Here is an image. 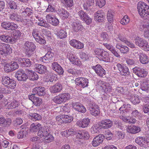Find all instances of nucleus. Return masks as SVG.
<instances>
[{
    "label": "nucleus",
    "mask_w": 149,
    "mask_h": 149,
    "mask_svg": "<svg viewBox=\"0 0 149 149\" xmlns=\"http://www.w3.org/2000/svg\"><path fill=\"white\" fill-rule=\"evenodd\" d=\"M118 70L121 75L125 76L130 75V72L127 67L123 66L121 64L118 65Z\"/></svg>",
    "instance_id": "17"
},
{
    "label": "nucleus",
    "mask_w": 149,
    "mask_h": 149,
    "mask_svg": "<svg viewBox=\"0 0 149 149\" xmlns=\"http://www.w3.org/2000/svg\"><path fill=\"white\" fill-rule=\"evenodd\" d=\"M23 47L24 49L26 55L28 57H30L35 50L36 46L33 43L26 41L24 43Z\"/></svg>",
    "instance_id": "3"
},
{
    "label": "nucleus",
    "mask_w": 149,
    "mask_h": 149,
    "mask_svg": "<svg viewBox=\"0 0 149 149\" xmlns=\"http://www.w3.org/2000/svg\"><path fill=\"white\" fill-rule=\"evenodd\" d=\"M62 89V85L60 83H57L51 88V91L53 93H56L61 91Z\"/></svg>",
    "instance_id": "32"
},
{
    "label": "nucleus",
    "mask_w": 149,
    "mask_h": 149,
    "mask_svg": "<svg viewBox=\"0 0 149 149\" xmlns=\"http://www.w3.org/2000/svg\"><path fill=\"white\" fill-rule=\"evenodd\" d=\"M103 51V49L101 48H98L95 49L94 50V52L95 55L101 56Z\"/></svg>",
    "instance_id": "64"
},
{
    "label": "nucleus",
    "mask_w": 149,
    "mask_h": 149,
    "mask_svg": "<svg viewBox=\"0 0 149 149\" xmlns=\"http://www.w3.org/2000/svg\"><path fill=\"white\" fill-rule=\"evenodd\" d=\"M43 137V139H41L40 140V139H38V140H39L38 142L39 143H40L42 142H44V143H49L53 141L54 139V138L52 135L48 132L47 134L45 135Z\"/></svg>",
    "instance_id": "19"
},
{
    "label": "nucleus",
    "mask_w": 149,
    "mask_h": 149,
    "mask_svg": "<svg viewBox=\"0 0 149 149\" xmlns=\"http://www.w3.org/2000/svg\"><path fill=\"white\" fill-rule=\"evenodd\" d=\"M105 136L102 134H100L95 137L93 139L92 142V145L94 147H96L102 143L104 139Z\"/></svg>",
    "instance_id": "12"
},
{
    "label": "nucleus",
    "mask_w": 149,
    "mask_h": 149,
    "mask_svg": "<svg viewBox=\"0 0 149 149\" xmlns=\"http://www.w3.org/2000/svg\"><path fill=\"white\" fill-rule=\"evenodd\" d=\"M26 112L21 109H18L15 110L14 113L15 115H18L19 116H23L26 114Z\"/></svg>",
    "instance_id": "50"
},
{
    "label": "nucleus",
    "mask_w": 149,
    "mask_h": 149,
    "mask_svg": "<svg viewBox=\"0 0 149 149\" xmlns=\"http://www.w3.org/2000/svg\"><path fill=\"white\" fill-rule=\"evenodd\" d=\"M101 56L104 61L107 62L109 61L110 60L109 55L107 52L104 50Z\"/></svg>",
    "instance_id": "40"
},
{
    "label": "nucleus",
    "mask_w": 149,
    "mask_h": 149,
    "mask_svg": "<svg viewBox=\"0 0 149 149\" xmlns=\"http://www.w3.org/2000/svg\"><path fill=\"white\" fill-rule=\"evenodd\" d=\"M54 56V53L51 52V51H48L45 54V57H47L48 60L50 61L53 59Z\"/></svg>",
    "instance_id": "49"
},
{
    "label": "nucleus",
    "mask_w": 149,
    "mask_h": 149,
    "mask_svg": "<svg viewBox=\"0 0 149 149\" xmlns=\"http://www.w3.org/2000/svg\"><path fill=\"white\" fill-rule=\"evenodd\" d=\"M90 120L88 118H84L81 121L79 120L76 123L77 125L80 127L85 128L89 125Z\"/></svg>",
    "instance_id": "28"
},
{
    "label": "nucleus",
    "mask_w": 149,
    "mask_h": 149,
    "mask_svg": "<svg viewBox=\"0 0 149 149\" xmlns=\"http://www.w3.org/2000/svg\"><path fill=\"white\" fill-rule=\"evenodd\" d=\"M131 102L134 104H136L139 103L140 102V100L139 96L137 95H132L130 98Z\"/></svg>",
    "instance_id": "37"
},
{
    "label": "nucleus",
    "mask_w": 149,
    "mask_h": 149,
    "mask_svg": "<svg viewBox=\"0 0 149 149\" xmlns=\"http://www.w3.org/2000/svg\"><path fill=\"white\" fill-rule=\"evenodd\" d=\"M52 67L53 70L56 72L58 74H63L64 70L61 66L56 62L52 63Z\"/></svg>",
    "instance_id": "20"
},
{
    "label": "nucleus",
    "mask_w": 149,
    "mask_h": 149,
    "mask_svg": "<svg viewBox=\"0 0 149 149\" xmlns=\"http://www.w3.org/2000/svg\"><path fill=\"white\" fill-rule=\"evenodd\" d=\"M16 61L23 67H29L31 65V62L28 58H17Z\"/></svg>",
    "instance_id": "13"
},
{
    "label": "nucleus",
    "mask_w": 149,
    "mask_h": 149,
    "mask_svg": "<svg viewBox=\"0 0 149 149\" xmlns=\"http://www.w3.org/2000/svg\"><path fill=\"white\" fill-rule=\"evenodd\" d=\"M137 52L139 55V60L142 63L146 64L148 63V57L146 54L139 52Z\"/></svg>",
    "instance_id": "29"
},
{
    "label": "nucleus",
    "mask_w": 149,
    "mask_h": 149,
    "mask_svg": "<svg viewBox=\"0 0 149 149\" xmlns=\"http://www.w3.org/2000/svg\"><path fill=\"white\" fill-rule=\"evenodd\" d=\"M75 84L79 87L84 88L88 86V80L84 77H79L76 78Z\"/></svg>",
    "instance_id": "11"
},
{
    "label": "nucleus",
    "mask_w": 149,
    "mask_h": 149,
    "mask_svg": "<svg viewBox=\"0 0 149 149\" xmlns=\"http://www.w3.org/2000/svg\"><path fill=\"white\" fill-rule=\"evenodd\" d=\"M78 15L80 18L84 21L88 25H89L92 22V19L88 15L87 13L83 10H80L78 12Z\"/></svg>",
    "instance_id": "7"
},
{
    "label": "nucleus",
    "mask_w": 149,
    "mask_h": 149,
    "mask_svg": "<svg viewBox=\"0 0 149 149\" xmlns=\"http://www.w3.org/2000/svg\"><path fill=\"white\" fill-rule=\"evenodd\" d=\"M15 77L19 81H26L28 78L27 74L22 69L19 70L16 72Z\"/></svg>",
    "instance_id": "10"
},
{
    "label": "nucleus",
    "mask_w": 149,
    "mask_h": 149,
    "mask_svg": "<svg viewBox=\"0 0 149 149\" xmlns=\"http://www.w3.org/2000/svg\"><path fill=\"white\" fill-rule=\"evenodd\" d=\"M2 64L5 65L4 67V71L6 72H9L13 71L12 69L11 68V65L8 64H3L1 63Z\"/></svg>",
    "instance_id": "58"
},
{
    "label": "nucleus",
    "mask_w": 149,
    "mask_h": 149,
    "mask_svg": "<svg viewBox=\"0 0 149 149\" xmlns=\"http://www.w3.org/2000/svg\"><path fill=\"white\" fill-rule=\"evenodd\" d=\"M140 88L143 91H148L149 89V85L147 82H141Z\"/></svg>",
    "instance_id": "48"
},
{
    "label": "nucleus",
    "mask_w": 149,
    "mask_h": 149,
    "mask_svg": "<svg viewBox=\"0 0 149 149\" xmlns=\"http://www.w3.org/2000/svg\"><path fill=\"white\" fill-rule=\"evenodd\" d=\"M38 25L43 26L45 27H50L49 25L46 23V22L42 18H40L38 17Z\"/></svg>",
    "instance_id": "38"
},
{
    "label": "nucleus",
    "mask_w": 149,
    "mask_h": 149,
    "mask_svg": "<svg viewBox=\"0 0 149 149\" xmlns=\"http://www.w3.org/2000/svg\"><path fill=\"white\" fill-rule=\"evenodd\" d=\"M57 13L61 17L63 18H66L68 17L69 15V13L64 8L58 9Z\"/></svg>",
    "instance_id": "36"
},
{
    "label": "nucleus",
    "mask_w": 149,
    "mask_h": 149,
    "mask_svg": "<svg viewBox=\"0 0 149 149\" xmlns=\"http://www.w3.org/2000/svg\"><path fill=\"white\" fill-rule=\"evenodd\" d=\"M46 71V67L45 66L40 64L38 65V73L43 74Z\"/></svg>",
    "instance_id": "46"
},
{
    "label": "nucleus",
    "mask_w": 149,
    "mask_h": 149,
    "mask_svg": "<svg viewBox=\"0 0 149 149\" xmlns=\"http://www.w3.org/2000/svg\"><path fill=\"white\" fill-rule=\"evenodd\" d=\"M22 13L25 16H29L32 13V10L29 8H26L24 11H23Z\"/></svg>",
    "instance_id": "55"
},
{
    "label": "nucleus",
    "mask_w": 149,
    "mask_h": 149,
    "mask_svg": "<svg viewBox=\"0 0 149 149\" xmlns=\"http://www.w3.org/2000/svg\"><path fill=\"white\" fill-rule=\"evenodd\" d=\"M94 19L99 22H102L105 18V15L102 10L98 11L94 15Z\"/></svg>",
    "instance_id": "14"
},
{
    "label": "nucleus",
    "mask_w": 149,
    "mask_h": 149,
    "mask_svg": "<svg viewBox=\"0 0 149 149\" xmlns=\"http://www.w3.org/2000/svg\"><path fill=\"white\" fill-rule=\"evenodd\" d=\"M77 137L81 139H88L89 137V135L87 132L83 131L78 133L77 134Z\"/></svg>",
    "instance_id": "34"
},
{
    "label": "nucleus",
    "mask_w": 149,
    "mask_h": 149,
    "mask_svg": "<svg viewBox=\"0 0 149 149\" xmlns=\"http://www.w3.org/2000/svg\"><path fill=\"white\" fill-rule=\"evenodd\" d=\"M12 49L10 45L8 44L4 43L3 54H8L12 53Z\"/></svg>",
    "instance_id": "41"
},
{
    "label": "nucleus",
    "mask_w": 149,
    "mask_h": 149,
    "mask_svg": "<svg viewBox=\"0 0 149 149\" xmlns=\"http://www.w3.org/2000/svg\"><path fill=\"white\" fill-rule=\"evenodd\" d=\"M134 73L138 77H145L147 75L148 72L143 68L135 67L132 69Z\"/></svg>",
    "instance_id": "9"
},
{
    "label": "nucleus",
    "mask_w": 149,
    "mask_h": 149,
    "mask_svg": "<svg viewBox=\"0 0 149 149\" xmlns=\"http://www.w3.org/2000/svg\"><path fill=\"white\" fill-rule=\"evenodd\" d=\"M126 62L127 65L129 66H134L135 65V61L132 59L127 58L126 60Z\"/></svg>",
    "instance_id": "57"
},
{
    "label": "nucleus",
    "mask_w": 149,
    "mask_h": 149,
    "mask_svg": "<svg viewBox=\"0 0 149 149\" xmlns=\"http://www.w3.org/2000/svg\"><path fill=\"white\" fill-rule=\"evenodd\" d=\"M92 68L94 70L96 73L99 76L102 77L105 74V70L99 64H97L95 66L92 67Z\"/></svg>",
    "instance_id": "18"
},
{
    "label": "nucleus",
    "mask_w": 149,
    "mask_h": 149,
    "mask_svg": "<svg viewBox=\"0 0 149 149\" xmlns=\"http://www.w3.org/2000/svg\"><path fill=\"white\" fill-rule=\"evenodd\" d=\"M30 130L31 132H36L37 131V123H32L30 127Z\"/></svg>",
    "instance_id": "53"
},
{
    "label": "nucleus",
    "mask_w": 149,
    "mask_h": 149,
    "mask_svg": "<svg viewBox=\"0 0 149 149\" xmlns=\"http://www.w3.org/2000/svg\"><path fill=\"white\" fill-rule=\"evenodd\" d=\"M0 39L2 41L7 43H13L14 41L10 35L3 34L0 36Z\"/></svg>",
    "instance_id": "22"
},
{
    "label": "nucleus",
    "mask_w": 149,
    "mask_h": 149,
    "mask_svg": "<svg viewBox=\"0 0 149 149\" xmlns=\"http://www.w3.org/2000/svg\"><path fill=\"white\" fill-rule=\"evenodd\" d=\"M72 30L75 32H77L83 30V26L78 22H74L71 24Z\"/></svg>",
    "instance_id": "31"
},
{
    "label": "nucleus",
    "mask_w": 149,
    "mask_h": 149,
    "mask_svg": "<svg viewBox=\"0 0 149 149\" xmlns=\"http://www.w3.org/2000/svg\"><path fill=\"white\" fill-rule=\"evenodd\" d=\"M116 48L119 49L121 53L126 54L129 52V49L127 46L122 45L120 43H118L116 44Z\"/></svg>",
    "instance_id": "25"
},
{
    "label": "nucleus",
    "mask_w": 149,
    "mask_h": 149,
    "mask_svg": "<svg viewBox=\"0 0 149 149\" xmlns=\"http://www.w3.org/2000/svg\"><path fill=\"white\" fill-rule=\"evenodd\" d=\"M126 130L127 132L130 133L135 134L139 132L141 129L140 127L135 125L130 126L128 127Z\"/></svg>",
    "instance_id": "30"
},
{
    "label": "nucleus",
    "mask_w": 149,
    "mask_h": 149,
    "mask_svg": "<svg viewBox=\"0 0 149 149\" xmlns=\"http://www.w3.org/2000/svg\"><path fill=\"white\" fill-rule=\"evenodd\" d=\"M99 108L97 105H94L90 109L91 114L95 116H98L100 113Z\"/></svg>",
    "instance_id": "33"
},
{
    "label": "nucleus",
    "mask_w": 149,
    "mask_h": 149,
    "mask_svg": "<svg viewBox=\"0 0 149 149\" xmlns=\"http://www.w3.org/2000/svg\"><path fill=\"white\" fill-rule=\"evenodd\" d=\"M94 3V0H86L83 5L84 9L87 12L91 10Z\"/></svg>",
    "instance_id": "24"
},
{
    "label": "nucleus",
    "mask_w": 149,
    "mask_h": 149,
    "mask_svg": "<svg viewBox=\"0 0 149 149\" xmlns=\"http://www.w3.org/2000/svg\"><path fill=\"white\" fill-rule=\"evenodd\" d=\"M35 94H32L29 96V99L33 102V104L36 106H37V98L35 96Z\"/></svg>",
    "instance_id": "51"
},
{
    "label": "nucleus",
    "mask_w": 149,
    "mask_h": 149,
    "mask_svg": "<svg viewBox=\"0 0 149 149\" xmlns=\"http://www.w3.org/2000/svg\"><path fill=\"white\" fill-rule=\"evenodd\" d=\"M130 20V19L128 16L125 15L121 20L120 23L122 24L125 25L127 24L129 22Z\"/></svg>",
    "instance_id": "52"
},
{
    "label": "nucleus",
    "mask_w": 149,
    "mask_h": 149,
    "mask_svg": "<svg viewBox=\"0 0 149 149\" xmlns=\"http://www.w3.org/2000/svg\"><path fill=\"white\" fill-rule=\"evenodd\" d=\"M9 144V142L6 140H4L2 141L1 142H0V149H1L3 147L4 148H6Z\"/></svg>",
    "instance_id": "60"
},
{
    "label": "nucleus",
    "mask_w": 149,
    "mask_h": 149,
    "mask_svg": "<svg viewBox=\"0 0 149 149\" xmlns=\"http://www.w3.org/2000/svg\"><path fill=\"white\" fill-rule=\"evenodd\" d=\"M67 55L68 58L72 64L79 66L81 65V62L80 59L71 52H68Z\"/></svg>",
    "instance_id": "6"
},
{
    "label": "nucleus",
    "mask_w": 149,
    "mask_h": 149,
    "mask_svg": "<svg viewBox=\"0 0 149 149\" xmlns=\"http://www.w3.org/2000/svg\"><path fill=\"white\" fill-rule=\"evenodd\" d=\"M60 1L67 7H71L73 5V0H60Z\"/></svg>",
    "instance_id": "39"
},
{
    "label": "nucleus",
    "mask_w": 149,
    "mask_h": 149,
    "mask_svg": "<svg viewBox=\"0 0 149 149\" xmlns=\"http://www.w3.org/2000/svg\"><path fill=\"white\" fill-rule=\"evenodd\" d=\"M11 123L12 120L10 118H8L6 119L3 116L0 117V125L3 127H9Z\"/></svg>",
    "instance_id": "23"
},
{
    "label": "nucleus",
    "mask_w": 149,
    "mask_h": 149,
    "mask_svg": "<svg viewBox=\"0 0 149 149\" xmlns=\"http://www.w3.org/2000/svg\"><path fill=\"white\" fill-rule=\"evenodd\" d=\"M135 141L136 142L141 146L144 148H147L149 146V141H148L142 137H137Z\"/></svg>",
    "instance_id": "15"
},
{
    "label": "nucleus",
    "mask_w": 149,
    "mask_h": 149,
    "mask_svg": "<svg viewBox=\"0 0 149 149\" xmlns=\"http://www.w3.org/2000/svg\"><path fill=\"white\" fill-rule=\"evenodd\" d=\"M72 107L75 110L82 113H84L86 111L85 107L83 105L78 102L73 103Z\"/></svg>",
    "instance_id": "21"
},
{
    "label": "nucleus",
    "mask_w": 149,
    "mask_h": 149,
    "mask_svg": "<svg viewBox=\"0 0 149 149\" xmlns=\"http://www.w3.org/2000/svg\"><path fill=\"white\" fill-rule=\"evenodd\" d=\"M19 105V102L16 100H14L11 102L8 103V107L9 108H15L18 107Z\"/></svg>",
    "instance_id": "43"
},
{
    "label": "nucleus",
    "mask_w": 149,
    "mask_h": 149,
    "mask_svg": "<svg viewBox=\"0 0 149 149\" xmlns=\"http://www.w3.org/2000/svg\"><path fill=\"white\" fill-rule=\"evenodd\" d=\"M81 58L83 61H86L88 60L89 59V57L88 54L84 52H82L80 55Z\"/></svg>",
    "instance_id": "61"
},
{
    "label": "nucleus",
    "mask_w": 149,
    "mask_h": 149,
    "mask_svg": "<svg viewBox=\"0 0 149 149\" xmlns=\"http://www.w3.org/2000/svg\"><path fill=\"white\" fill-rule=\"evenodd\" d=\"M137 9L139 14L141 17L149 15V6L143 2H139L137 4Z\"/></svg>",
    "instance_id": "1"
},
{
    "label": "nucleus",
    "mask_w": 149,
    "mask_h": 149,
    "mask_svg": "<svg viewBox=\"0 0 149 149\" xmlns=\"http://www.w3.org/2000/svg\"><path fill=\"white\" fill-rule=\"evenodd\" d=\"M70 45L73 47L79 49L84 47V44L80 42L75 39H73L70 42Z\"/></svg>",
    "instance_id": "26"
},
{
    "label": "nucleus",
    "mask_w": 149,
    "mask_h": 149,
    "mask_svg": "<svg viewBox=\"0 0 149 149\" xmlns=\"http://www.w3.org/2000/svg\"><path fill=\"white\" fill-rule=\"evenodd\" d=\"M48 130L49 129H47L45 127L42 126L41 124L38 123V136L42 137L47 134Z\"/></svg>",
    "instance_id": "16"
},
{
    "label": "nucleus",
    "mask_w": 149,
    "mask_h": 149,
    "mask_svg": "<svg viewBox=\"0 0 149 149\" xmlns=\"http://www.w3.org/2000/svg\"><path fill=\"white\" fill-rule=\"evenodd\" d=\"M46 18L47 22L54 26H57L59 24L58 19L53 15L52 13L47 15Z\"/></svg>",
    "instance_id": "8"
},
{
    "label": "nucleus",
    "mask_w": 149,
    "mask_h": 149,
    "mask_svg": "<svg viewBox=\"0 0 149 149\" xmlns=\"http://www.w3.org/2000/svg\"><path fill=\"white\" fill-rule=\"evenodd\" d=\"M71 98L69 93H65L61 94L56 96L54 99V102L58 104L65 102L67 100Z\"/></svg>",
    "instance_id": "4"
},
{
    "label": "nucleus",
    "mask_w": 149,
    "mask_h": 149,
    "mask_svg": "<svg viewBox=\"0 0 149 149\" xmlns=\"http://www.w3.org/2000/svg\"><path fill=\"white\" fill-rule=\"evenodd\" d=\"M135 43L145 51H149V45L145 40L139 37L135 40Z\"/></svg>",
    "instance_id": "5"
},
{
    "label": "nucleus",
    "mask_w": 149,
    "mask_h": 149,
    "mask_svg": "<svg viewBox=\"0 0 149 149\" xmlns=\"http://www.w3.org/2000/svg\"><path fill=\"white\" fill-rule=\"evenodd\" d=\"M99 125L97 124H95L91 128V132L93 134L97 133L99 132Z\"/></svg>",
    "instance_id": "59"
},
{
    "label": "nucleus",
    "mask_w": 149,
    "mask_h": 149,
    "mask_svg": "<svg viewBox=\"0 0 149 149\" xmlns=\"http://www.w3.org/2000/svg\"><path fill=\"white\" fill-rule=\"evenodd\" d=\"M18 27V26L17 24L13 22H8V30H13L17 29Z\"/></svg>",
    "instance_id": "45"
},
{
    "label": "nucleus",
    "mask_w": 149,
    "mask_h": 149,
    "mask_svg": "<svg viewBox=\"0 0 149 149\" xmlns=\"http://www.w3.org/2000/svg\"><path fill=\"white\" fill-rule=\"evenodd\" d=\"M67 72L70 74H72L74 75L75 74L76 72L78 70L74 69L72 67L71 68H68L67 69Z\"/></svg>",
    "instance_id": "62"
},
{
    "label": "nucleus",
    "mask_w": 149,
    "mask_h": 149,
    "mask_svg": "<svg viewBox=\"0 0 149 149\" xmlns=\"http://www.w3.org/2000/svg\"><path fill=\"white\" fill-rule=\"evenodd\" d=\"M22 33L21 32L18 30H15L13 31V36L14 38L13 40L14 41V42L16 41V40L19 39Z\"/></svg>",
    "instance_id": "44"
},
{
    "label": "nucleus",
    "mask_w": 149,
    "mask_h": 149,
    "mask_svg": "<svg viewBox=\"0 0 149 149\" xmlns=\"http://www.w3.org/2000/svg\"><path fill=\"white\" fill-rule=\"evenodd\" d=\"M1 82L4 85L8 88L13 89L16 86V81L13 79L7 76H3Z\"/></svg>",
    "instance_id": "2"
},
{
    "label": "nucleus",
    "mask_w": 149,
    "mask_h": 149,
    "mask_svg": "<svg viewBox=\"0 0 149 149\" xmlns=\"http://www.w3.org/2000/svg\"><path fill=\"white\" fill-rule=\"evenodd\" d=\"M102 127L103 129H108L111 127L113 125L112 121L109 119H104L101 121Z\"/></svg>",
    "instance_id": "27"
},
{
    "label": "nucleus",
    "mask_w": 149,
    "mask_h": 149,
    "mask_svg": "<svg viewBox=\"0 0 149 149\" xmlns=\"http://www.w3.org/2000/svg\"><path fill=\"white\" fill-rule=\"evenodd\" d=\"M8 5L9 8L12 10H15L17 8V5L13 1H10L8 3Z\"/></svg>",
    "instance_id": "54"
},
{
    "label": "nucleus",
    "mask_w": 149,
    "mask_h": 149,
    "mask_svg": "<svg viewBox=\"0 0 149 149\" xmlns=\"http://www.w3.org/2000/svg\"><path fill=\"white\" fill-rule=\"evenodd\" d=\"M45 94V88L44 87H38V95L43 96Z\"/></svg>",
    "instance_id": "47"
},
{
    "label": "nucleus",
    "mask_w": 149,
    "mask_h": 149,
    "mask_svg": "<svg viewBox=\"0 0 149 149\" xmlns=\"http://www.w3.org/2000/svg\"><path fill=\"white\" fill-rule=\"evenodd\" d=\"M57 35L60 39H63L67 37V34L66 31L60 29L57 33Z\"/></svg>",
    "instance_id": "42"
},
{
    "label": "nucleus",
    "mask_w": 149,
    "mask_h": 149,
    "mask_svg": "<svg viewBox=\"0 0 149 149\" xmlns=\"http://www.w3.org/2000/svg\"><path fill=\"white\" fill-rule=\"evenodd\" d=\"M102 89L106 93L109 92L111 91V87L110 86L109 83H106Z\"/></svg>",
    "instance_id": "56"
},
{
    "label": "nucleus",
    "mask_w": 149,
    "mask_h": 149,
    "mask_svg": "<svg viewBox=\"0 0 149 149\" xmlns=\"http://www.w3.org/2000/svg\"><path fill=\"white\" fill-rule=\"evenodd\" d=\"M9 18L13 21H17L19 22L21 21V19L20 16L17 13H12L9 14Z\"/></svg>",
    "instance_id": "35"
},
{
    "label": "nucleus",
    "mask_w": 149,
    "mask_h": 149,
    "mask_svg": "<svg viewBox=\"0 0 149 149\" xmlns=\"http://www.w3.org/2000/svg\"><path fill=\"white\" fill-rule=\"evenodd\" d=\"M5 3L3 1H0V13H5Z\"/></svg>",
    "instance_id": "63"
}]
</instances>
